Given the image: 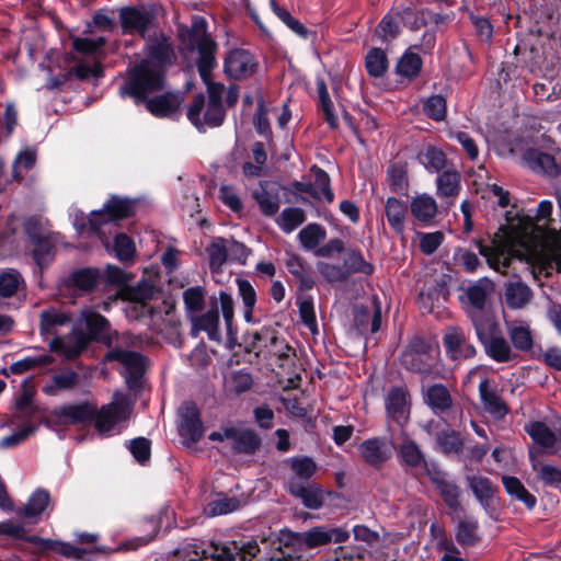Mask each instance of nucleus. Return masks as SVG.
<instances>
[{"mask_svg":"<svg viewBox=\"0 0 561 561\" xmlns=\"http://www.w3.org/2000/svg\"><path fill=\"white\" fill-rule=\"evenodd\" d=\"M69 322L70 318L65 312L54 308L44 310L41 314V334L46 340L49 337H57L56 335L59 333V328L68 324Z\"/></svg>","mask_w":561,"mask_h":561,"instance_id":"obj_25","label":"nucleus"},{"mask_svg":"<svg viewBox=\"0 0 561 561\" xmlns=\"http://www.w3.org/2000/svg\"><path fill=\"white\" fill-rule=\"evenodd\" d=\"M238 289L239 294L242 298L244 306V319L247 322L252 321V312L256 302V294L252 285L244 279L238 280Z\"/></svg>","mask_w":561,"mask_h":561,"instance_id":"obj_52","label":"nucleus"},{"mask_svg":"<svg viewBox=\"0 0 561 561\" xmlns=\"http://www.w3.org/2000/svg\"><path fill=\"white\" fill-rule=\"evenodd\" d=\"M344 267L347 275L350 273H363L369 275L373 272V265L365 261L362 253L350 251L344 261Z\"/></svg>","mask_w":561,"mask_h":561,"instance_id":"obj_56","label":"nucleus"},{"mask_svg":"<svg viewBox=\"0 0 561 561\" xmlns=\"http://www.w3.org/2000/svg\"><path fill=\"white\" fill-rule=\"evenodd\" d=\"M510 152L518 156L522 163L536 173L548 175H557L559 173V167L554 158L531 147L527 140H517L512 146Z\"/></svg>","mask_w":561,"mask_h":561,"instance_id":"obj_11","label":"nucleus"},{"mask_svg":"<svg viewBox=\"0 0 561 561\" xmlns=\"http://www.w3.org/2000/svg\"><path fill=\"white\" fill-rule=\"evenodd\" d=\"M137 340L129 334L117 336L115 346L105 355L106 360H116L124 368V376L129 388L138 387L146 368L145 358L137 352L124 346L136 345Z\"/></svg>","mask_w":561,"mask_h":561,"instance_id":"obj_5","label":"nucleus"},{"mask_svg":"<svg viewBox=\"0 0 561 561\" xmlns=\"http://www.w3.org/2000/svg\"><path fill=\"white\" fill-rule=\"evenodd\" d=\"M87 334L73 332L65 337H54L49 342L53 352L64 355L68 359L77 357L88 345Z\"/></svg>","mask_w":561,"mask_h":561,"instance_id":"obj_20","label":"nucleus"},{"mask_svg":"<svg viewBox=\"0 0 561 561\" xmlns=\"http://www.w3.org/2000/svg\"><path fill=\"white\" fill-rule=\"evenodd\" d=\"M36 162V151L32 148H25L20 151L13 161V176L21 180L23 173L34 167Z\"/></svg>","mask_w":561,"mask_h":561,"instance_id":"obj_51","label":"nucleus"},{"mask_svg":"<svg viewBox=\"0 0 561 561\" xmlns=\"http://www.w3.org/2000/svg\"><path fill=\"white\" fill-rule=\"evenodd\" d=\"M240 506V501L237 497H217L213 500L206 508V513L210 516H218L234 512Z\"/></svg>","mask_w":561,"mask_h":561,"instance_id":"obj_54","label":"nucleus"},{"mask_svg":"<svg viewBox=\"0 0 561 561\" xmlns=\"http://www.w3.org/2000/svg\"><path fill=\"white\" fill-rule=\"evenodd\" d=\"M188 47L197 49L199 58L197 61L198 72L204 82L210 79V72L215 65V43L206 33V21L196 16L193 19L192 28L188 32Z\"/></svg>","mask_w":561,"mask_h":561,"instance_id":"obj_6","label":"nucleus"},{"mask_svg":"<svg viewBox=\"0 0 561 561\" xmlns=\"http://www.w3.org/2000/svg\"><path fill=\"white\" fill-rule=\"evenodd\" d=\"M444 346L453 360L468 359L476 355L474 346L469 343L463 330L457 327L447 330Z\"/></svg>","mask_w":561,"mask_h":561,"instance_id":"obj_15","label":"nucleus"},{"mask_svg":"<svg viewBox=\"0 0 561 561\" xmlns=\"http://www.w3.org/2000/svg\"><path fill=\"white\" fill-rule=\"evenodd\" d=\"M119 23L125 34H139L145 37L154 22V14L146 5L123 7L118 10Z\"/></svg>","mask_w":561,"mask_h":561,"instance_id":"obj_12","label":"nucleus"},{"mask_svg":"<svg viewBox=\"0 0 561 561\" xmlns=\"http://www.w3.org/2000/svg\"><path fill=\"white\" fill-rule=\"evenodd\" d=\"M391 450L390 443L380 438L367 439L359 446L362 457L370 465H378L389 459Z\"/></svg>","mask_w":561,"mask_h":561,"instance_id":"obj_24","label":"nucleus"},{"mask_svg":"<svg viewBox=\"0 0 561 561\" xmlns=\"http://www.w3.org/2000/svg\"><path fill=\"white\" fill-rule=\"evenodd\" d=\"M306 220L305 211L297 207L285 208L279 218L278 226L280 229L289 233L299 227Z\"/></svg>","mask_w":561,"mask_h":561,"instance_id":"obj_47","label":"nucleus"},{"mask_svg":"<svg viewBox=\"0 0 561 561\" xmlns=\"http://www.w3.org/2000/svg\"><path fill=\"white\" fill-rule=\"evenodd\" d=\"M552 213V203H539L535 219L517 209L506 213V224L494 234L491 245L477 243L479 252L494 271L506 274L513 263L522 264V273L533 274L530 263L541 256L561 271V236L550 234L546 226Z\"/></svg>","mask_w":561,"mask_h":561,"instance_id":"obj_1","label":"nucleus"},{"mask_svg":"<svg viewBox=\"0 0 561 561\" xmlns=\"http://www.w3.org/2000/svg\"><path fill=\"white\" fill-rule=\"evenodd\" d=\"M317 92L319 106L324 114L327 123L331 128H337L339 118L334 113L333 103L329 96L328 89L323 79L317 80Z\"/></svg>","mask_w":561,"mask_h":561,"instance_id":"obj_38","label":"nucleus"},{"mask_svg":"<svg viewBox=\"0 0 561 561\" xmlns=\"http://www.w3.org/2000/svg\"><path fill=\"white\" fill-rule=\"evenodd\" d=\"M311 171L314 175L312 184L319 192L318 196H314V198L320 199L323 197L327 202L331 203L334 199V194L330 187V178L328 173L317 167H313Z\"/></svg>","mask_w":561,"mask_h":561,"instance_id":"obj_57","label":"nucleus"},{"mask_svg":"<svg viewBox=\"0 0 561 561\" xmlns=\"http://www.w3.org/2000/svg\"><path fill=\"white\" fill-rule=\"evenodd\" d=\"M36 431V425L25 422L14 433L0 439V448H11L30 437Z\"/></svg>","mask_w":561,"mask_h":561,"instance_id":"obj_55","label":"nucleus"},{"mask_svg":"<svg viewBox=\"0 0 561 561\" xmlns=\"http://www.w3.org/2000/svg\"><path fill=\"white\" fill-rule=\"evenodd\" d=\"M430 354L415 350H408L402 355V364L410 370L430 373Z\"/></svg>","mask_w":561,"mask_h":561,"instance_id":"obj_44","label":"nucleus"},{"mask_svg":"<svg viewBox=\"0 0 561 561\" xmlns=\"http://www.w3.org/2000/svg\"><path fill=\"white\" fill-rule=\"evenodd\" d=\"M367 72L373 77H381L388 68V59L385 51L380 48H371L365 58Z\"/></svg>","mask_w":561,"mask_h":561,"instance_id":"obj_43","label":"nucleus"},{"mask_svg":"<svg viewBox=\"0 0 561 561\" xmlns=\"http://www.w3.org/2000/svg\"><path fill=\"white\" fill-rule=\"evenodd\" d=\"M260 548L256 542H240L231 541L226 545L211 543L207 549H203V554L198 556L195 551L196 558L190 559V561H234L240 558L241 561H251L254 558Z\"/></svg>","mask_w":561,"mask_h":561,"instance_id":"obj_8","label":"nucleus"},{"mask_svg":"<svg viewBox=\"0 0 561 561\" xmlns=\"http://www.w3.org/2000/svg\"><path fill=\"white\" fill-rule=\"evenodd\" d=\"M78 325L85 328L89 340L94 337L105 339L110 336L108 321L90 308H85L81 311L80 318L78 319Z\"/></svg>","mask_w":561,"mask_h":561,"instance_id":"obj_21","label":"nucleus"},{"mask_svg":"<svg viewBox=\"0 0 561 561\" xmlns=\"http://www.w3.org/2000/svg\"><path fill=\"white\" fill-rule=\"evenodd\" d=\"M271 8L275 15L294 33L302 37L307 35V28L298 20L293 18L286 9L279 7L274 0H271Z\"/></svg>","mask_w":561,"mask_h":561,"instance_id":"obj_61","label":"nucleus"},{"mask_svg":"<svg viewBox=\"0 0 561 561\" xmlns=\"http://www.w3.org/2000/svg\"><path fill=\"white\" fill-rule=\"evenodd\" d=\"M423 394L425 403L435 413L444 412L453 404V399L448 389L440 383L427 387L424 389Z\"/></svg>","mask_w":561,"mask_h":561,"instance_id":"obj_27","label":"nucleus"},{"mask_svg":"<svg viewBox=\"0 0 561 561\" xmlns=\"http://www.w3.org/2000/svg\"><path fill=\"white\" fill-rule=\"evenodd\" d=\"M405 206L396 197H389L386 202V216L389 225L397 232H403L405 224Z\"/></svg>","mask_w":561,"mask_h":561,"instance_id":"obj_34","label":"nucleus"},{"mask_svg":"<svg viewBox=\"0 0 561 561\" xmlns=\"http://www.w3.org/2000/svg\"><path fill=\"white\" fill-rule=\"evenodd\" d=\"M136 205V201L113 196L103 209L92 211L89 217L78 209H73L70 216L79 233H95L100 239H103L102 227L134 215Z\"/></svg>","mask_w":561,"mask_h":561,"instance_id":"obj_4","label":"nucleus"},{"mask_svg":"<svg viewBox=\"0 0 561 561\" xmlns=\"http://www.w3.org/2000/svg\"><path fill=\"white\" fill-rule=\"evenodd\" d=\"M530 456L533 459V468L538 473L539 478L546 484H559L561 483V470L550 465L539 463L534 459L533 453L530 451Z\"/></svg>","mask_w":561,"mask_h":561,"instance_id":"obj_64","label":"nucleus"},{"mask_svg":"<svg viewBox=\"0 0 561 561\" xmlns=\"http://www.w3.org/2000/svg\"><path fill=\"white\" fill-rule=\"evenodd\" d=\"M512 343L517 350L528 351L533 346L530 330L524 325H513L508 329Z\"/></svg>","mask_w":561,"mask_h":561,"instance_id":"obj_60","label":"nucleus"},{"mask_svg":"<svg viewBox=\"0 0 561 561\" xmlns=\"http://www.w3.org/2000/svg\"><path fill=\"white\" fill-rule=\"evenodd\" d=\"M467 482L480 504L486 506L491 497L494 495L496 486L490 481V479L481 474H468Z\"/></svg>","mask_w":561,"mask_h":561,"instance_id":"obj_31","label":"nucleus"},{"mask_svg":"<svg viewBox=\"0 0 561 561\" xmlns=\"http://www.w3.org/2000/svg\"><path fill=\"white\" fill-rule=\"evenodd\" d=\"M374 304V314L371 321L369 322L370 312L367 308H358L355 313V322L360 328V330H366L369 324V331L371 333L377 332L381 325V310L379 301L376 297L373 299Z\"/></svg>","mask_w":561,"mask_h":561,"instance_id":"obj_36","label":"nucleus"},{"mask_svg":"<svg viewBox=\"0 0 561 561\" xmlns=\"http://www.w3.org/2000/svg\"><path fill=\"white\" fill-rule=\"evenodd\" d=\"M525 431L536 445L548 453H554L561 445V431L552 428L543 422H530L525 425Z\"/></svg>","mask_w":561,"mask_h":561,"instance_id":"obj_16","label":"nucleus"},{"mask_svg":"<svg viewBox=\"0 0 561 561\" xmlns=\"http://www.w3.org/2000/svg\"><path fill=\"white\" fill-rule=\"evenodd\" d=\"M396 15L411 30H416L425 24V16H422V10H416L412 2L397 7Z\"/></svg>","mask_w":561,"mask_h":561,"instance_id":"obj_46","label":"nucleus"},{"mask_svg":"<svg viewBox=\"0 0 561 561\" xmlns=\"http://www.w3.org/2000/svg\"><path fill=\"white\" fill-rule=\"evenodd\" d=\"M147 93L145 100L136 101V103L146 102L148 111L157 117H174L179 113L183 99L180 94L165 93L160 96L148 99Z\"/></svg>","mask_w":561,"mask_h":561,"instance_id":"obj_17","label":"nucleus"},{"mask_svg":"<svg viewBox=\"0 0 561 561\" xmlns=\"http://www.w3.org/2000/svg\"><path fill=\"white\" fill-rule=\"evenodd\" d=\"M461 188V175L454 168L446 169L436 178V194L445 201L447 205H451L458 196Z\"/></svg>","mask_w":561,"mask_h":561,"instance_id":"obj_19","label":"nucleus"},{"mask_svg":"<svg viewBox=\"0 0 561 561\" xmlns=\"http://www.w3.org/2000/svg\"><path fill=\"white\" fill-rule=\"evenodd\" d=\"M49 503V494L45 490H36L28 499L20 514L25 518H34L41 515Z\"/></svg>","mask_w":561,"mask_h":561,"instance_id":"obj_39","label":"nucleus"},{"mask_svg":"<svg viewBox=\"0 0 561 561\" xmlns=\"http://www.w3.org/2000/svg\"><path fill=\"white\" fill-rule=\"evenodd\" d=\"M348 533L343 528L314 527L304 533H289L284 538L286 543L302 549H312L333 542H344L348 539Z\"/></svg>","mask_w":561,"mask_h":561,"instance_id":"obj_10","label":"nucleus"},{"mask_svg":"<svg viewBox=\"0 0 561 561\" xmlns=\"http://www.w3.org/2000/svg\"><path fill=\"white\" fill-rule=\"evenodd\" d=\"M436 443L445 454H456L462 447V442L455 431H443L437 434Z\"/></svg>","mask_w":561,"mask_h":561,"instance_id":"obj_59","label":"nucleus"},{"mask_svg":"<svg viewBox=\"0 0 561 561\" xmlns=\"http://www.w3.org/2000/svg\"><path fill=\"white\" fill-rule=\"evenodd\" d=\"M456 540L461 547L474 546L479 541L478 522L472 518L459 522Z\"/></svg>","mask_w":561,"mask_h":561,"instance_id":"obj_41","label":"nucleus"},{"mask_svg":"<svg viewBox=\"0 0 561 561\" xmlns=\"http://www.w3.org/2000/svg\"><path fill=\"white\" fill-rule=\"evenodd\" d=\"M530 288L520 282H513L506 286L505 301L513 309L524 307L530 300Z\"/></svg>","mask_w":561,"mask_h":561,"instance_id":"obj_32","label":"nucleus"},{"mask_svg":"<svg viewBox=\"0 0 561 561\" xmlns=\"http://www.w3.org/2000/svg\"><path fill=\"white\" fill-rule=\"evenodd\" d=\"M257 62L252 54L244 49H233L225 58V71L233 79H244L252 76Z\"/></svg>","mask_w":561,"mask_h":561,"instance_id":"obj_14","label":"nucleus"},{"mask_svg":"<svg viewBox=\"0 0 561 561\" xmlns=\"http://www.w3.org/2000/svg\"><path fill=\"white\" fill-rule=\"evenodd\" d=\"M23 284V278L21 274L15 270H7L0 272V296L1 297H11L13 296L21 285Z\"/></svg>","mask_w":561,"mask_h":561,"instance_id":"obj_48","label":"nucleus"},{"mask_svg":"<svg viewBox=\"0 0 561 561\" xmlns=\"http://www.w3.org/2000/svg\"><path fill=\"white\" fill-rule=\"evenodd\" d=\"M504 488L506 492L511 495L516 496L517 500L524 502L528 508H533L536 504V499L531 495L522 484V482L515 478L510 476H504L502 478Z\"/></svg>","mask_w":561,"mask_h":561,"instance_id":"obj_45","label":"nucleus"},{"mask_svg":"<svg viewBox=\"0 0 561 561\" xmlns=\"http://www.w3.org/2000/svg\"><path fill=\"white\" fill-rule=\"evenodd\" d=\"M375 34L382 42L392 41L399 34V24L391 14H387L378 24Z\"/></svg>","mask_w":561,"mask_h":561,"instance_id":"obj_63","label":"nucleus"},{"mask_svg":"<svg viewBox=\"0 0 561 561\" xmlns=\"http://www.w3.org/2000/svg\"><path fill=\"white\" fill-rule=\"evenodd\" d=\"M260 439L251 430L233 426L229 446L237 453H253L259 448Z\"/></svg>","mask_w":561,"mask_h":561,"instance_id":"obj_30","label":"nucleus"},{"mask_svg":"<svg viewBox=\"0 0 561 561\" xmlns=\"http://www.w3.org/2000/svg\"><path fill=\"white\" fill-rule=\"evenodd\" d=\"M386 410L388 416L403 426L410 415V403L408 400L407 390L403 388H394L389 391L386 399Z\"/></svg>","mask_w":561,"mask_h":561,"instance_id":"obj_18","label":"nucleus"},{"mask_svg":"<svg viewBox=\"0 0 561 561\" xmlns=\"http://www.w3.org/2000/svg\"><path fill=\"white\" fill-rule=\"evenodd\" d=\"M53 362H54V358L48 354L27 356L21 360L13 363L11 365V371L15 373V374H22L30 369L48 366Z\"/></svg>","mask_w":561,"mask_h":561,"instance_id":"obj_49","label":"nucleus"},{"mask_svg":"<svg viewBox=\"0 0 561 561\" xmlns=\"http://www.w3.org/2000/svg\"><path fill=\"white\" fill-rule=\"evenodd\" d=\"M206 251L209 257L210 268L213 271H219L228 257V240L220 237L214 238Z\"/></svg>","mask_w":561,"mask_h":561,"instance_id":"obj_37","label":"nucleus"},{"mask_svg":"<svg viewBox=\"0 0 561 561\" xmlns=\"http://www.w3.org/2000/svg\"><path fill=\"white\" fill-rule=\"evenodd\" d=\"M492 290L493 285L489 279H480L467 288L466 301L463 302L465 311L473 328L495 319L486 306L488 297Z\"/></svg>","mask_w":561,"mask_h":561,"instance_id":"obj_7","label":"nucleus"},{"mask_svg":"<svg viewBox=\"0 0 561 561\" xmlns=\"http://www.w3.org/2000/svg\"><path fill=\"white\" fill-rule=\"evenodd\" d=\"M325 237V230L317 224H309L298 233L300 244L306 250L316 249Z\"/></svg>","mask_w":561,"mask_h":561,"instance_id":"obj_40","label":"nucleus"},{"mask_svg":"<svg viewBox=\"0 0 561 561\" xmlns=\"http://www.w3.org/2000/svg\"><path fill=\"white\" fill-rule=\"evenodd\" d=\"M172 56V48L165 37L152 41L148 46V59L129 71L128 78L119 88L121 95L140 101L145 100L147 93L162 90V67L171 62Z\"/></svg>","mask_w":561,"mask_h":561,"instance_id":"obj_3","label":"nucleus"},{"mask_svg":"<svg viewBox=\"0 0 561 561\" xmlns=\"http://www.w3.org/2000/svg\"><path fill=\"white\" fill-rule=\"evenodd\" d=\"M422 61L419 55L407 53L397 64V72L405 78L415 77L421 70Z\"/></svg>","mask_w":561,"mask_h":561,"instance_id":"obj_53","label":"nucleus"},{"mask_svg":"<svg viewBox=\"0 0 561 561\" xmlns=\"http://www.w3.org/2000/svg\"><path fill=\"white\" fill-rule=\"evenodd\" d=\"M204 432L199 413L195 404L186 402L179 410V433L186 447L199 440Z\"/></svg>","mask_w":561,"mask_h":561,"instance_id":"obj_13","label":"nucleus"},{"mask_svg":"<svg viewBox=\"0 0 561 561\" xmlns=\"http://www.w3.org/2000/svg\"><path fill=\"white\" fill-rule=\"evenodd\" d=\"M42 542L45 548L56 551L69 559L82 560L89 553L88 550L78 548L68 542L53 540H42Z\"/></svg>","mask_w":561,"mask_h":561,"instance_id":"obj_50","label":"nucleus"},{"mask_svg":"<svg viewBox=\"0 0 561 561\" xmlns=\"http://www.w3.org/2000/svg\"><path fill=\"white\" fill-rule=\"evenodd\" d=\"M416 159L428 173L439 174L450 168L443 150L432 145L423 146L419 150Z\"/></svg>","mask_w":561,"mask_h":561,"instance_id":"obj_23","label":"nucleus"},{"mask_svg":"<svg viewBox=\"0 0 561 561\" xmlns=\"http://www.w3.org/2000/svg\"><path fill=\"white\" fill-rule=\"evenodd\" d=\"M26 230L28 234L36 239L34 248V260L39 266L46 265L53 257V241L46 236H36L31 231V220L26 224Z\"/></svg>","mask_w":561,"mask_h":561,"instance_id":"obj_35","label":"nucleus"},{"mask_svg":"<svg viewBox=\"0 0 561 561\" xmlns=\"http://www.w3.org/2000/svg\"><path fill=\"white\" fill-rule=\"evenodd\" d=\"M478 340L484 346L488 356L499 363L508 362L514 357L510 343L502 335L495 319L474 328Z\"/></svg>","mask_w":561,"mask_h":561,"instance_id":"obj_9","label":"nucleus"},{"mask_svg":"<svg viewBox=\"0 0 561 561\" xmlns=\"http://www.w3.org/2000/svg\"><path fill=\"white\" fill-rule=\"evenodd\" d=\"M252 376L243 370L232 371L225 379V390L228 396H240L251 389Z\"/></svg>","mask_w":561,"mask_h":561,"instance_id":"obj_33","label":"nucleus"},{"mask_svg":"<svg viewBox=\"0 0 561 561\" xmlns=\"http://www.w3.org/2000/svg\"><path fill=\"white\" fill-rule=\"evenodd\" d=\"M79 380L73 370H66L54 375L43 387L42 391L47 396H57L60 391L72 389Z\"/></svg>","mask_w":561,"mask_h":561,"instance_id":"obj_29","label":"nucleus"},{"mask_svg":"<svg viewBox=\"0 0 561 561\" xmlns=\"http://www.w3.org/2000/svg\"><path fill=\"white\" fill-rule=\"evenodd\" d=\"M479 392L483 408L486 412L499 419L506 414V405L499 396L490 389L489 381L486 379L480 381Z\"/></svg>","mask_w":561,"mask_h":561,"instance_id":"obj_28","label":"nucleus"},{"mask_svg":"<svg viewBox=\"0 0 561 561\" xmlns=\"http://www.w3.org/2000/svg\"><path fill=\"white\" fill-rule=\"evenodd\" d=\"M133 412V402L121 392H115L111 403L103 405L99 412L88 402L64 404L53 409L45 417V423L54 431L83 423L94 417L95 428L101 434H108L126 422Z\"/></svg>","mask_w":561,"mask_h":561,"instance_id":"obj_2","label":"nucleus"},{"mask_svg":"<svg viewBox=\"0 0 561 561\" xmlns=\"http://www.w3.org/2000/svg\"><path fill=\"white\" fill-rule=\"evenodd\" d=\"M192 334L196 336L201 331L207 333L211 341H220L219 314L217 309L208 310L204 314L191 316Z\"/></svg>","mask_w":561,"mask_h":561,"instance_id":"obj_22","label":"nucleus"},{"mask_svg":"<svg viewBox=\"0 0 561 561\" xmlns=\"http://www.w3.org/2000/svg\"><path fill=\"white\" fill-rule=\"evenodd\" d=\"M289 489L294 495L302 500V503L306 507L316 510L322 505V493L318 489L306 488L297 484L294 481L290 482Z\"/></svg>","mask_w":561,"mask_h":561,"instance_id":"obj_42","label":"nucleus"},{"mask_svg":"<svg viewBox=\"0 0 561 561\" xmlns=\"http://www.w3.org/2000/svg\"><path fill=\"white\" fill-rule=\"evenodd\" d=\"M183 299L185 304V308L191 316H196V312L199 311L205 301V293L204 289L199 286L187 288L183 293Z\"/></svg>","mask_w":561,"mask_h":561,"instance_id":"obj_58","label":"nucleus"},{"mask_svg":"<svg viewBox=\"0 0 561 561\" xmlns=\"http://www.w3.org/2000/svg\"><path fill=\"white\" fill-rule=\"evenodd\" d=\"M411 214L419 221L431 222L437 214V203L435 198L426 193L414 196L410 204Z\"/></svg>","mask_w":561,"mask_h":561,"instance_id":"obj_26","label":"nucleus"},{"mask_svg":"<svg viewBox=\"0 0 561 561\" xmlns=\"http://www.w3.org/2000/svg\"><path fill=\"white\" fill-rule=\"evenodd\" d=\"M290 468L300 479H309L317 471L316 462L309 457H295L289 460Z\"/></svg>","mask_w":561,"mask_h":561,"instance_id":"obj_62","label":"nucleus"}]
</instances>
